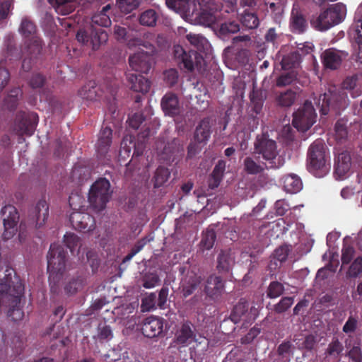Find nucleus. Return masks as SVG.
Returning a JSON list of instances; mask_svg holds the SVG:
<instances>
[{
  "instance_id": "1",
  "label": "nucleus",
  "mask_w": 362,
  "mask_h": 362,
  "mask_svg": "<svg viewBox=\"0 0 362 362\" xmlns=\"http://www.w3.org/2000/svg\"><path fill=\"white\" fill-rule=\"evenodd\" d=\"M24 290V285L14 269L7 268L5 276L0 279V307H9L7 315L14 322L21 320L24 317L21 307Z\"/></svg>"
},
{
  "instance_id": "2",
  "label": "nucleus",
  "mask_w": 362,
  "mask_h": 362,
  "mask_svg": "<svg viewBox=\"0 0 362 362\" xmlns=\"http://www.w3.org/2000/svg\"><path fill=\"white\" fill-rule=\"evenodd\" d=\"M345 90H349L353 98H357L362 93V78L357 74L347 76L342 83V89L336 87L330 88L328 92L320 95L318 99L320 112L326 115L333 110L337 113L347 105L348 97Z\"/></svg>"
},
{
  "instance_id": "3",
  "label": "nucleus",
  "mask_w": 362,
  "mask_h": 362,
  "mask_svg": "<svg viewBox=\"0 0 362 362\" xmlns=\"http://www.w3.org/2000/svg\"><path fill=\"white\" fill-rule=\"evenodd\" d=\"M308 170L317 177H324L329 170V156L322 139H316L309 146L307 153Z\"/></svg>"
},
{
  "instance_id": "4",
  "label": "nucleus",
  "mask_w": 362,
  "mask_h": 362,
  "mask_svg": "<svg viewBox=\"0 0 362 362\" xmlns=\"http://www.w3.org/2000/svg\"><path fill=\"white\" fill-rule=\"evenodd\" d=\"M47 259L49 282L51 290H53L58 286L65 272L66 251L63 245L54 243L50 245Z\"/></svg>"
},
{
  "instance_id": "5",
  "label": "nucleus",
  "mask_w": 362,
  "mask_h": 362,
  "mask_svg": "<svg viewBox=\"0 0 362 362\" xmlns=\"http://www.w3.org/2000/svg\"><path fill=\"white\" fill-rule=\"evenodd\" d=\"M255 149L265 160L264 165L267 169H276L284 165L285 160L279 154L276 141L265 135L257 137Z\"/></svg>"
},
{
  "instance_id": "6",
  "label": "nucleus",
  "mask_w": 362,
  "mask_h": 362,
  "mask_svg": "<svg viewBox=\"0 0 362 362\" xmlns=\"http://www.w3.org/2000/svg\"><path fill=\"white\" fill-rule=\"evenodd\" d=\"M83 200L78 194H72L69 199L70 207L74 211L70 214L69 221L73 228L80 232H89L95 227V218L89 214L82 211V205Z\"/></svg>"
},
{
  "instance_id": "7",
  "label": "nucleus",
  "mask_w": 362,
  "mask_h": 362,
  "mask_svg": "<svg viewBox=\"0 0 362 362\" xmlns=\"http://www.w3.org/2000/svg\"><path fill=\"white\" fill-rule=\"evenodd\" d=\"M346 12V6L342 3H337L329 6L310 23L318 30H327L340 23L344 18Z\"/></svg>"
},
{
  "instance_id": "8",
  "label": "nucleus",
  "mask_w": 362,
  "mask_h": 362,
  "mask_svg": "<svg viewBox=\"0 0 362 362\" xmlns=\"http://www.w3.org/2000/svg\"><path fill=\"white\" fill-rule=\"evenodd\" d=\"M112 192L110 183L106 178H100L90 187L88 192V202L97 212L103 211L110 201Z\"/></svg>"
},
{
  "instance_id": "9",
  "label": "nucleus",
  "mask_w": 362,
  "mask_h": 362,
  "mask_svg": "<svg viewBox=\"0 0 362 362\" xmlns=\"http://www.w3.org/2000/svg\"><path fill=\"white\" fill-rule=\"evenodd\" d=\"M175 60L180 69L192 71L194 68L199 69L204 62L203 57L197 51L186 52L184 48L177 45L173 47Z\"/></svg>"
},
{
  "instance_id": "10",
  "label": "nucleus",
  "mask_w": 362,
  "mask_h": 362,
  "mask_svg": "<svg viewBox=\"0 0 362 362\" xmlns=\"http://www.w3.org/2000/svg\"><path fill=\"white\" fill-rule=\"evenodd\" d=\"M292 124L298 131L306 132L315 122L317 114L311 102L306 100L293 113Z\"/></svg>"
},
{
  "instance_id": "11",
  "label": "nucleus",
  "mask_w": 362,
  "mask_h": 362,
  "mask_svg": "<svg viewBox=\"0 0 362 362\" xmlns=\"http://www.w3.org/2000/svg\"><path fill=\"white\" fill-rule=\"evenodd\" d=\"M0 214L3 220L4 231L2 237L4 240H9L17 232V225L19 221V214L16 208L11 204L4 206Z\"/></svg>"
},
{
  "instance_id": "12",
  "label": "nucleus",
  "mask_w": 362,
  "mask_h": 362,
  "mask_svg": "<svg viewBox=\"0 0 362 362\" xmlns=\"http://www.w3.org/2000/svg\"><path fill=\"white\" fill-rule=\"evenodd\" d=\"M258 315V310L255 306L250 308L249 303L244 298H241L233 307L230 315V320L237 324L241 320L245 322L255 321Z\"/></svg>"
},
{
  "instance_id": "13",
  "label": "nucleus",
  "mask_w": 362,
  "mask_h": 362,
  "mask_svg": "<svg viewBox=\"0 0 362 362\" xmlns=\"http://www.w3.org/2000/svg\"><path fill=\"white\" fill-rule=\"evenodd\" d=\"M108 39L107 33L103 28H96L91 25V32L88 33L80 29L76 34V40L84 45H91L93 50H96L99 47L106 42Z\"/></svg>"
},
{
  "instance_id": "14",
  "label": "nucleus",
  "mask_w": 362,
  "mask_h": 362,
  "mask_svg": "<svg viewBox=\"0 0 362 362\" xmlns=\"http://www.w3.org/2000/svg\"><path fill=\"white\" fill-rule=\"evenodd\" d=\"M179 272L183 275L181 279L180 289L184 298L191 296L201 283V276L185 266L180 267Z\"/></svg>"
},
{
  "instance_id": "15",
  "label": "nucleus",
  "mask_w": 362,
  "mask_h": 362,
  "mask_svg": "<svg viewBox=\"0 0 362 362\" xmlns=\"http://www.w3.org/2000/svg\"><path fill=\"white\" fill-rule=\"evenodd\" d=\"M42 49V42L35 39L33 43L27 44L23 47L22 52V69L24 71H29L33 65L37 62L38 57Z\"/></svg>"
},
{
  "instance_id": "16",
  "label": "nucleus",
  "mask_w": 362,
  "mask_h": 362,
  "mask_svg": "<svg viewBox=\"0 0 362 362\" xmlns=\"http://www.w3.org/2000/svg\"><path fill=\"white\" fill-rule=\"evenodd\" d=\"M198 4L200 7V11H193L192 13V16L197 24L210 27L218 22V16L215 4H204L203 3Z\"/></svg>"
},
{
  "instance_id": "17",
  "label": "nucleus",
  "mask_w": 362,
  "mask_h": 362,
  "mask_svg": "<svg viewBox=\"0 0 362 362\" xmlns=\"http://www.w3.org/2000/svg\"><path fill=\"white\" fill-rule=\"evenodd\" d=\"M37 115L35 113L20 112L16 118V130L20 136H32L37 123Z\"/></svg>"
},
{
  "instance_id": "18",
  "label": "nucleus",
  "mask_w": 362,
  "mask_h": 362,
  "mask_svg": "<svg viewBox=\"0 0 362 362\" xmlns=\"http://www.w3.org/2000/svg\"><path fill=\"white\" fill-rule=\"evenodd\" d=\"M308 28V22L304 11L298 3H294L291 11L289 18V29L294 33L301 35Z\"/></svg>"
},
{
  "instance_id": "19",
  "label": "nucleus",
  "mask_w": 362,
  "mask_h": 362,
  "mask_svg": "<svg viewBox=\"0 0 362 362\" xmlns=\"http://www.w3.org/2000/svg\"><path fill=\"white\" fill-rule=\"evenodd\" d=\"M348 53L338 50L334 48H329L325 50L321 54V59L324 66L330 70L339 69L342 61L346 58Z\"/></svg>"
},
{
  "instance_id": "20",
  "label": "nucleus",
  "mask_w": 362,
  "mask_h": 362,
  "mask_svg": "<svg viewBox=\"0 0 362 362\" xmlns=\"http://www.w3.org/2000/svg\"><path fill=\"white\" fill-rule=\"evenodd\" d=\"M129 64L132 70L141 74H148L152 66L151 54L138 52L129 57Z\"/></svg>"
},
{
  "instance_id": "21",
  "label": "nucleus",
  "mask_w": 362,
  "mask_h": 362,
  "mask_svg": "<svg viewBox=\"0 0 362 362\" xmlns=\"http://www.w3.org/2000/svg\"><path fill=\"white\" fill-rule=\"evenodd\" d=\"M141 330L146 337H158L163 332V319L156 316L146 317L141 324Z\"/></svg>"
},
{
  "instance_id": "22",
  "label": "nucleus",
  "mask_w": 362,
  "mask_h": 362,
  "mask_svg": "<svg viewBox=\"0 0 362 362\" xmlns=\"http://www.w3.org/2000/svg\"><path fill=\"white\" fill-rule=\"evenodd\" d=\"M184 142L179 138L168 141L162 151V156L166 161H175L184 154Z\"/></svg>"
},
{
  "instance_id": "23",
  "label": "nucleus",
  "mask_w": 362,
  "mask_h": 362,
  "mask_svg": "<svg viewBox=\"0 0 362 362\" xmlns=\"http://www.w3.org/2000/svg\"><path fill=\"white\" fill-rule=\"evenodd\" d=\"M211 119L209 117H204L196 126L193 133V139L199 144L206 145L211 138Z\"/></svg>"
},
{
  "instance_id": "24",
  "label": "nucleus",
  "mask_w": 362,
  "mask_h": 362,
  "mask_svg": "<svg viewBox=\"0 0 362 362\" xmlns=\"http://www.w3.org/2000/svg\"><path fill=\"white\" fill-rule=\"evenodd\" d=\"M112 130L108 127L103 128L98 136L96 144L97 156L100 160L107 158L110 147L112 144Z\"/></svg>"
},
{
  "instance_id": "25",
  "label": "nucleus",
  "mask_w": 362,
  "mask_h": 362,
  "mask_svg": "<svg viewBox=\"0 0 362 362\" xmlns=\"http://www.w3.org/2000/svg\"><path fill=\"white\" fill-rule=\"evenodd\" d=\"M49 216V206L45 200H40L29 212V218L37 228L45 225Z\"/></svg>"
},
{
  "instance_id": "26",
  "label": "nucleus",
  "mask_w": 362,
  "mask_h": 362,
  "mask_svg": "<svg viewBox=\"0 0 362 362\" xmlns=\"http://www.w3.org/2000/svg\"><path fill=\"white\" fill-rule=\"evenodd\" d=\"M160 106L164 114L172 117L179 115L181 111L178 98L173 93H167L163 95Z\"/></svg>"
},
{
  "instance_id": "27",
  "label": "nucleus",
  "mask_w": 362,
  "mask_h": 362,
  "mask_svg": "<svg viewBox=\"0 0 362 362\" xmlns=\"http://www.w3.org/2000/svg\"><path fill=\"white\" fill-rule=\"evenodd\" d=\"M225 288L222 277L216 274L210 275L206 281L204 292L211 298H216L221 296Z\"/></svg>"
},
{
  "instance_id": "28",
  "label": "nucleus",
  "mask_w": 362,
  "mask_h": 362,
  "mask_svg": "<svg viewBox=\"0 0 362 362\" xmlns=\"http://www.w3.org/2000/svg\"><path fill=\"white\" fill-rule=\"evenodd\" d=\"M196 334L192 330V325L188 322L183 323L175 335V342L182 346H187L192 341H197Z\"/></svg>"
},
{
  "instance_id": "29",
  "label": "nucleus",
  "mask_w": 362,
  "mask_h": 362,
  "mask_svg": "<svg viewBox=\"0 0 362 362\" xmlns=\"http://www.w3.org/2000/svg\"><path fill=\"white\" fill-rule=\"evenodd\" d=\"M235 264V257L230 250H221L216 258V269L220 274H228Z\"/></svg>"
},
{
  "instance_id": "30",
  "label": "nucleus",
  "mask_w": 362,
  "mask_h": 362,
  "mask_svg": "<svg viewBox=\"0 0 362 362\" xmlns=\"http://www.w3.org/2000/svg\"><path fill=\"white\" fill-rule=\"evenodd\" d=\"M127 77L129 88L133 91L146 93L149 90L151 83L142 75L128 73Z\"/></svg>"
},
{
  "instance_id": "31",
  "label": "nucleus",
  "mask_w": 362,
  "mask_h": 362,
  "mask_svg": "<svg viewBox=\"0 0 362 362\" xmlns=\"http://www.w3.org/2000/svg\"><path fill=\"white\" fill-rule=\"evenodd\" d=\"M351 162L350 154L346 152H342L339 154L334 164V173L339 179H344L346 174L349 172Z\"/></svg>"
},
{
  "instance_id": "32",
  "label": "nucleus",
  "mask_w": 362,
  "mask_h": 362,
  "mask_svg": "<svg viewBox=\"0 0 362 362\" xmlns=\"http://www.w3.org/2000/svg\"><path fill=\"white\" fill-rule=\"evenodd\" d=\"M19 31L25 39L24 45L33 43L35 39L42 40L40 37L35 35V24L28 18H24L22 19L21 26L19 28Z\"/></svg>"
},
{
  "instance_id": "33",
  "label": "nucleus",
  "mask_w": 362,
  "mask_h": 362,
  "mask_svg": "<svg viewBox=\"0 0 362 362\" xmlns=\"http://www.w3.org/2000/svg\"><path fill=\"white\" fill-rule=\"evenodd\" d=\"M23 91L19 87H13L8 92L3 100V108L10 112L16 110L20 99L22 98Z\"/></svg>"
},
{
  "instance_id": "34",
  "label": "nucleus",
  "mask_w": 362,
  "mask_h": 362,
  "mask_svg": "<svg viewBox=\"0 0 362 362\" xmlns=\"http://www.w3.org/2000/svg\"><path fill=\"white\" fill-rule=\"evenodd\" d=\"M225 170L226 162L223 160H219L210 175V178L209 180V188L214 189L219 186L223 179Z\"/></svg>"
},
{
  "instance_id": "35",
  "label": "nucleus",
  "mask_w": 362,
  "mask_h": 362,
  "mask_svg": "<svg viewBox=\"0 0 362 362\" xmlns=\"http://www.w3.org/2000/svg\"><path fill=\"white\" fill-rule=\"evenodd\" d=\"M138 304L136 303H127L114 308L113 315L121 320L128 319L132 317Z\"/></svg>"
},
{
  "instance_id": "36",
  "label": "nucleus",
  "mask_w": 362,
  "mask_h": 362,
  "mask_svg": "<svg viewBox=\"0 0 362 362\" xmlns=\"http://www.w3.org/2000/svg\"><path fill=\"white\" fill-rule=\"evenodd\" d=\"M249 97L252 112H255L256 115L260 114L264 100L262 90L254 88L250 93Z\"/></svg>"
},
{
  "instance_id": "37",
  "label": "nucleus",
  "mask_w": 362,
  "mask_h": 362,
  "mask_svg": "<svg viewBox=\"0 0 362 362\" xmlns=\"http://www.w3.org/2000/svg\"><path fill=\"white\" fill-rule=\"evenodd\" d=\"M296 98V93L294 90L289 89L277 93L276 96V102L280 107H288L295 103Z\"/></svg>"
},
{
  "instance_id": "38",
  "label": "nucleus",
  "mask_w": 362,
  "mask_h": 362,
  "mask_svg": "<svg viewBox=\"0 0 362 362\" xmlns=\"http://www.w3.org/2000/svg\"><path fill=\"white\" fill-rule=\"evenodd\" d=\"M110 5L104 6L100 12L95 13L92 18V25H98L100 27H108L111 25V20L107 12L110 9Z\"/></svg>"
},
{
  "instance_id": "39",
  "label": "nucleus",
  "mask_w": 362,
  "mask_h": 362,
  "mask_svg": "<svg viewBox=\"0 0 362 362\" xmlns=\"http://www.w3.org/2000/svg\"><path fill=\"white\" fill-rule=\"evenodd\" d=\"M303 187L300 178L296 175H286L284 179V187L285 190L290 193L298 192Z\"/></svg>"
},
{
  "instance_id": "40",
  "label": "nucleus",
  "mask_w": 362,
  "mask_h": 362,
  "mask_svg": "<svg viewBox=\"0 0 362 362\" xmlns=\"http://www.w3.org/2000/svg\"><path fill=\"white\" fill-rule=\"evenodd\" d=\"M356 28H355V35L354 37L356 40V42L358 45V60L360 62V63H362V13L359 9H358L356 17Z\"/></svg>"
},
{
  "instance_id": "41",
  "label": "nucleus",
  "mask_w": 362,
  "mask_h": 362,
  "mask_svg": "<svg viewBox=\"0 0 362 362\" xmlns=\"http://www.w3.org/2000/svg\"><path fill=\"white\" fill-rule=\"evenodd\" d=\"M186 38L188 42L197 49V51L204 52L208 48V40L200 34L189 33L186 35Z\"/></svg>"
},
{
  "instance_id": "42",
  "label": "nucleus",
  "mask_w": 362,
  "mask_h": 362,
  "mask_svg": "<svg viewBox=\"0 0 362 362\" xmlns=\"http://www.w3.org/2000/svg\"><path fill=\"white\" fill-rule=\"evenodd\" d=\"M240 21L242 25L248 29H255L257 28L259 24L257 14L248 10H245L241 14Z\"/></svg>"
},
{
  "instance_id": "43",
  "label": "nucleus",
  "mask_w": 362,
  "mask_h": 362,
  "mask_svg": "<svg viewBox=\"0 0 362 362\" xmlns=\"http://www.w3.org/2000/svg\"><path fill=\"white\" fill-rule=\"evenodd\" d=\"M170 173L167 168L159 166L153 177V186L155 188H158L163 186L169 179Z\"/></svg>"
},
{
  "instance_id": "44",
  "label": "nucleus",
  "mask_w": 362,
  "mask_h": 362,
  "mask_svg": "<svg viewBox=\"0 0 362 362\" xmlns=\"http://www.w3.org/2000/svg\"><path fill=\"white\" fill-rule=\"evenodd\" d=\"M244 170L250 175H257L262 173L265 168V165H262L257 163L254 158L251 157H246L243 160Z\"/></svg>"
},
{
  "instance_id": "45",
  "label": "nucleus",
  "mask_w": 362,
  "mask_h": 362,
  "mask_svg": "<svg viewBox=\"0 0 362 362\" xmlns=\"http://www.w3.org/2000/svg\"><path fill=\"white\" fill-rule=\"evenodd\" d=\"M300 61V54L298 52H292L283 57L281 64L284 69H290L296 67Z\"/></svg>"
},
{
  "instance_id": "46",
  "label": "nucleus",
  "mask_w": 362,
  "mask_h": 362,
  "mask_svg": "<svg viewBox=\"0 0 362 362\" xmlns=\"http://www.w3.org/2000/svg\"><path fill=\"white\" fill-rule=\"evenodd\" d=\"M335 138L339 143H343L347 138V120L344 118L337 121L334 126Z\"/></svg>"
},
{
  "instance_id": "47",
  "label": "nucleus",
  "mask_w": 362,
  "mask_h": 362,
  "mask_svg": "<svg viewBox=\"0 0 362 362\" xmlns=\"http://www.w3.org/2000/svg\"><path fill=\"white\" fill-rule=\"evenodd\" d=\"M216 240V234L213 228H207L203 233L200 245L203 250H209L214 247Z\"/></svg>"
},
{
  "instance_id": "48",
  "label": "nucleus",
  "mask_w": 362,
  "mask_h": 362,
  "mask_svg": "<svg viewBox=\"0 0 362 362\" xmlns=\"http://www.w3.org/2000/svg\"><path fill=\"white\" fill-rule=\"evenodd\" d=\"M78 95L82 98L87 100H93L96 98L97 93L95 90V83L90 82L83 86L78 90Z\"/></svg>"
},
{
  "instance_id": "49",
  "label": "nucleus",
  "mask_w": 362,
  "mask_h": 362,
  "mask_svg": "<svg viewBox=\"0 0 362 362\" xmlns=\"http://www.w3.org/2000/svg\"><path fill=\"white\" fill-rule=\"evenodd\" d=\"M157 18V13L153 9H148L141 14L139 22L143 25L152 27L156 25Z\"/></svg>"
},
{
  "instance_id": "50",
  "label": "nucleus",
  "mask_w": 362,
  "mask_h": 362,
  "mask_svg": "<svg viewBox=\"0 0 362 362\" xmlns=\"http://www.w3.org/2000/svg\"><path fill=\"white\" fill-rule=\"evenodd\" d=\"M284 291V285L277 281H272L267 290V296L269 298H276L281 296Z\"/></svg>"
},
{
  "instance_id": "51",
  "label": "nucleus",
  "mask_w": 362,
  "mask_h": 362,
  "mask_svg": "<svg viewBox=\"0 0 362 362\" xmlns=\"http://www.w3.org/2000/svg\"><path fill=\"white\" fill-rule=\"evenodd\" d=\"M155 41L156 35L154 33L150 32L144 33L142 47L146 49V52H147V54H150L156 52Z\"/></svg>"
},
{
  "instance_id": "52",
  "label": "nucleus",
  "mask_w": 362,
  "mask_h": 362,
  "mask_svg": "<svg viewBox=\"0 0 362 362\" xmlns=\"http://www.w3.org/2000/svg\"><path fill=\"white\" fill-rule=\"evenodd\" d=\"M45 83V76L38 72L33 73L28 80L29 87L34 90L42 88Z\"/></svg>"
},
{
  "instance_id": "53",
  "label": "nucleus",
  "mask_w": 362,
  "mask_h": 362,
  "mask_svg": "<svg viewBox=\"0 0 362 362\" xmlns=\"http://www.w3.org/2000/svg\"><path fill=\"white\" fill-rule=\"evenodd\" d=\"M64 242L72 254H74L77 247L81 245L80 238L76 235L71 233H66L64 235Z\"/></svg>"
},
{
  "instance_id": "54",
  "label": "nucleus",
  "mask_w": 362,
  "mask_h": 362,
  "mask_svg": "<svg viewBox=\"0 0 362 362\" xmlns=\"http://www.w3.org/2000/svg\"><path fill=\"white\" fill-rule=\"evenodd\" d=\"M344 350L343 344L339 341L338 339H334L328 345L326 350V354L334 358L338 357Z\"/></svg>"
},
{
  "instance_id": "55",
  "label": "nucleus",
  "mask_w": 362,
  "mask_h": 362,
  "mask_svg": "<svg viewBox=\"0 0 362 362\" xmlns=\"http://www.w3.org/2000/svg\"><path fill=\"white\" fill-rule=\"evenodd\" d=\"M52 4L57 5L56 10L62 15H67L74 11L72 6L69 5L74 0H48Z\"/></svg>"
},
{
  "instance_id": "56",
  "label": "nucleus",
  "mask_w": 362,
  "mask_h": 362,
  "mask_svg": "<svg viewBox=\"0 0 362 362\" xmlns=\"http://www.w3.org/2000/svg\"><path fill=\"white\" fill-rule=\"evenodd\" d=\"M156 295L155 293H151L141 300V309L142 312H148L156 309Z\"/></svg>"
},
{
  "instance_id": "57",
  "label": "nucleus",
  "mask_w": 362,
  "mask_h": 362,
  "mask_svg": "<svg viewBox=\"0 0 362 362\" xmlns=\"http://www.w3.org/2000/svg\"><path fill=\"white\" fill-rule=\"evenodd\" d=\"M117 4L122 12L129 13L139 6V0H117Z\"/></svg>"
},
{
  "instance_id": "58",
  "label": "nucleus",
  "mask_w": 362,
  "mask_h": 362,
  "mask_svg": "<svg viewBox=\"0 0 362 362\" xmlns=\"http://www.w3.org/2000/svg\"><path fill=\"white\" fill-rule=\"evenodd\" d=\"M240 30L239 24L234 21H227L220 24L219 31L222 35L235 33Z\"/></svg>"
},
{
  "instance_id": "59",
  "label": "nucleus",
  "mask_w": 362,
  "mask_h": 362,
  "mask_svg": "<svg viewBox=\"0 0 362 362\" xmlns=\"http://www.w3.org/2000/svg\"><path fill=\"white\" fill-rule=\"evenodd\" d=\"M293 302V297H283L278 303L274 305V310L276 313H283L291 308Z\"/></svg>"
},
{
  "instance_id": "60",
  "label": "nucleus",
  "mask_w": 362,
  "mask_h": 362,
  "mask_svg": "<svg viewBox=\"0 0 362 362\" xmlns=\"http://www.w3.org/2000/svg\"><path fill=\"white\" fill-rule=\"evenodd\" d=\"M362 273V257H358L350 265L347 272V276L349 277H357Z\"/></svg>"
},
{
  "instance_id": "61",
  "label": "nucleus",
  "mask_w": 362,
  "mask_h": 362,
  "mask_svg": "<svg viewBox=\"0 0 362 362\" xmlns=\"http://www.w3.org/2000/svg\"><path fill=\"white\" fill-rule=\"evenodd\" d=\"M296 78V75L293 71L283 74L276 79V86L283 87L291 84Z\"/></svg>"
},
{
  "instance_id": "62",
  "label": "nucleus",
  "mask_w": 362,
  "mask_h": 362,
  "mask_svg": "<svg viewBox=\"0 0 362 362\" xmlns=\"http://www.w3.org/2000/svg\"><path fill=\"white\" fill-rule=\"evenodd\" d=\"M160 279L156 274H146L143 278L142 286L145 288H152L159 284Z\"/></svg>"
},
{
  "instance_id": "63",
  "label": "nucleus",
  "mask_w": 362,
  "mask_h": 362,
  "mask_svg": "<svg viewBox=\"0 0 362 362\" xmlns=\"http://www.w3.org/2000/svg\"><path fill=\"white\" fill-rule=\"evenodd\" d=\"M83 278L78 276L76 279H73L65 286V291L69 294L76 293L83 285Z\"/></svg>"
},
{
  "instance_id": "64",
  "label": "nucleus",
  "mask_w": 362,
  "mask_h": 362,
  "mask_svg": "<svg viewBox=\"0 0 362 362\" xmlns=\"http://www.w3.org/2000/svg\"><path fill=\"white\" fill-rule=\"evenodd\" d=\"M291 249L288 245H283L276 248L274 252V257L282 262L286 260Z\"/></svg>"
}]
</instances>
